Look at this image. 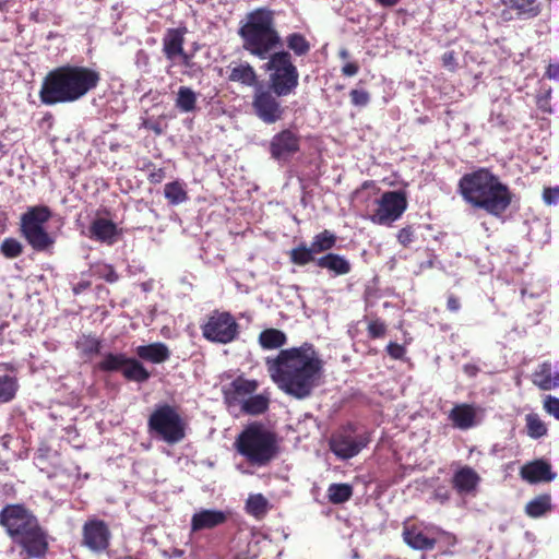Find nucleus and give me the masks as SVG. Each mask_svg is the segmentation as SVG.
I'll list each match as a JSON object with an SVG mask.
<instances>
[{"label":"nucleus","mask_w":559,"mask_h":559,"mask_svg":"<svg viewBox=\"0 0 559 559\" xmlns=\"http://www.w3.org/2000/svg\"><path fill=\"white\" fill-rule=\"evenodd\" d=\"M238 35L242 48L261 60L269 59L265 69L270 71V88L276 96H288L299 84V72L293 62L292 53L281 50L271 53L281 45V36L275 26V12L266 7L252 10L240 25Z\"/></svg>","instance_id":"f257e3e1"},{"label":"nucleus","mask_w":559,"mask_h":559,"mask_svg":"<svg viewBox=\"0 0 559 559\" xmlns=\"http://www.w3.org/2000/svg\"><path fill=\"white\" fill-rule=\"evenodd\" d=\"M265 366L278 389L297 400L309 397L324 377V361L308 342L281 349L275 357L265 359Z\"/></svg>","instance_id":"f03ea898"},{"label":"nucleus","mask_w":559,"mask_h":559,"mask_svg":"<svg viewBox=\"0 0 559 559\" xmlns=\"http://www.w3.org/2000/svg\"><path fill=\"white\" fill-rule=\"evenodd\" d=\"M0 525L11 539L13 559H43L49 551L47 531L24 504H7L0 511Z\"/></svg>","instance_id":"7ed1b4c3"},{"label":"nucleus","mask_w":559,"mask_h":559,"mask_svg":"<svg viewBox=\"0 0 559 559\" xmlns=\"http://www.w3.org/2000/svg\"><path fill=\"white\" fill-rule=\"evenodd\" d=\"M457 193L473 209L497 218L504 215L514 199L510 187L487 167L464 174L457 182Z\"/></svg>","instance_id":"20e7f679"},{"label":"nucleus","mask_w":559,"mask_h":559,"mask_svg":"<svg viewBox=\"0 0 559 559\" xmlns=\"http://www.w3.org/2000/svg\"><path fill=\"white\" fill-rule=\"evenodd\" d=\"M100 82V73L90 67L64 64L50 70L41 82L39 99L44 105L74 103Z\"/></svg>","instance_id":"39448f33"},{"label":"nucleus","mask_w":559,"mask_h":559,"mask_svg":"<svg viewBox=\"0 0 559 559\" xmlns=\"http://www.w3.org/2000/svg\"><path fill=\"white\" fill-rule=\"evenodd\" d=\"M134 352L138 358L128 357L124 353H105L94 368L107 373L121 372L127 381L144 383L151 378V372L141 360L159 365L170 358L168 346L162 342L140 345Z\"/></svg>","instance_id":"423d86ee"},{"label":"nucleus","mask_w":559,"mask_h":559,"mask_svg":"<svg viewBox=\"0 0 559 559\" xmlns=\"http://www.w3.org/2000/svg\"><path fill=\"white\" fill-rule=\"evenodd\" d=\"M235 447L248 463L267 465L278 453L276 435L262 423L249 424L236 438Z\"/></svg>","instance_id":"0eeeda50"},{"label":"nucleus","mask_w":559,"mask_h":559,"mask_svg":"<svg viewBox=\"0 0 559 559\" xmlns=\"http://www.w3.org/2000/svg\"><path fill=\"white\" fill-rule=\"evenodd\" d=\"M150 433L158 437L168 444H176L186 437V423L169 404L157 405L147 420Z\"/></svg>","instance_id":"6e6552de"},{"label":"nucleus","mask_w":559,"mask_h":559,"mask_svg":"<svg viewBox=\"0 0 559 559\" xmlns=\"http://www.w3.org/2000/svg\"><path fill=\"white\" fill-rule=\"evenodd\" d=\"M51 215L47 205H36L28 207L21 216V233L35 251H45L55 243L44 227Z\"/></svg>","instance_id":"1a4fd4ad"},{"label":"nucleus","mask_w":559,"mask_h":559,"mask_svg":"<svg viewBox=\"0 0 559 559\" xmlns=\"http://www.w3.org/2000/svg\"><path fill=\"white\" fill-rule=\"evenodd\" d=\"M202 336L215 344H229L238 340L240 325L229 311H211L200 326Z\"/></svg>","instance_id":"9d476101"},{"label":"nucleus","mask_w":559,"mask_h":559,"mask_svg":"<svg viewBox=\"0 0 559 559\" xmlns=\"http://www.w3.org/2000/svg\"><path fill=\"white\" fill-rule=\"evenodd\" d=\"M370 442V433L359 430L353 423H347L334 432L330 440L331 451L342 460L356 456Z\"/></svg>","instance_id":"9b49d317"},{"label":"nucleus","mask_w":559,"mask_h":559,"mask_svg":"<svg viewBox=\"0 0 559 559\" xmlns=\"http://www.w3.org/2000/svg\"><path fill=\"white\" fill-rule=\"evenodd\" d=\"M336 241V235L329 229H324L312 238L310 246L302 241L293 248L288 253L289 261L295 265L305 266L318 259L316 254L333 249Z\"/></svg>","instance_id":"f8f14e48"},{"label":"nucleus","mask_w":559,"mask_h":559,"mask_svg":"<svg viewBox=\"0 0 559 559\" xmlns=\"http://www.w3.org/2000/svg\"><path fill=\"white\" fill-rule=\"evenodd\" d=\"M378 207L370 216L372 223L390 225L399 219L407 209V198L404 191H386L378 200Z\"/></svg>","instance_id":"ddd939ff"},{"label":"nucleus","mask_w":559,"mask_h":559,"mask_svg":"<svg viewBox=\"0 0 559 559\" xmlns=\"http://www.w3.org/2000/svg\"><path fill=\"white\" fill-rule=\"evenodd\" d=\"M111 532L108 523L97 518H90L82 526L81 545L92 552L102 554L110 546Z\"/></svg>","instance_id":"4468645a"},{"label":"nucleus","mask_w":559,"mask_h":559,"mask_svg":"<svg viewBox=\"0 0 559 559\" xmlns=\"http://www.w3.org/2000/svg\"><path fill=\"white\" fill-rule=\"evenodd\" d=\"M278 97L271 88L266 90L263 85L254 88L252 108L264 123L271 124L282 119L284 108L281 106Z\"/></svg>","instance_id":"2eb2a0df"},{"label":"nucleus","mask_w":559,"mask_h":559,"mask_svg":"<svg viewBox=\"0 0 559 559\" xmlns=\"http://www.w3.org/2000/svg\"><path fill=\"white\" fill-rule=\"evenodd\" d=\"M258 388V380L238 376L223 389L224 403L228 408H240L243 402H246V400L253 394Z\"/></svg>","instance_id":"dca6fc26"},{"label":"nucleus","mask_w":559,"mask_h":559,"mask_svg":"<svg viewBox=\"0 0 559 559\" xmlns=\"http://www.w3.org/2000/svg\"><path fill=\"white\" fill-rule=\"evenodd\" d=\"M299 150L300 135L290 129L280 131L270 142V154L277 160H288Z\"/></svg>","instance_id":"f3484780"},{"label":"nucleus","mask_w":559,"mask_h":559,"mask_svg":"<svg viewBox=\"0 0 559 559\" xmlns=\"http://www.w3.org/2000/svg\"><path fill=\"white\" fill-rule=\"evenodd\" d=\"M229 512L216 509H201L192 514L190 521L191 533L214 530L227 522Z\"/></svg>","instance_id":"a211bd4d"},{"label":"nucleus","mask_w":559,"mask_h":559,"mask_svg":"<svg viewBox=\"0 0 559 559\" xmlns=\"http://www.w3.org/2000/svg\"><path fill=\"white\" fill-rule=\"evenodd\" d=\"M521 477L530 484L549 483L556 478L551 465L545 460H534L522 466Z\"/></svg>","instance_id":"6ab92c4d"},{"label":"nucleus","mask_w":559,"mask_h":559,"mask_svg":"<svg viewBox=\"0 0 559 559\" xmlns=\"http://www.w3.org/2000/svg\"><path fill=\"white\" fill-rule=\"evenodd\" d=\"M188 33L186 26L167 28L163 37V53L167 60L175 61L178 53L185 49V36Z\"/></svg>","instance_id":"aec40b11"},{"label":"nucleus","mask_w":559,"mask_h":559,"mask_svg":"<svg viewBox=\"0 0 559 559\" xmlns=\"http://www.w3.org/2000/svg\"><path fill=\"white\" fill-rule=\"evenodd\" d=\"M532 382L543 391L559 388V371L552 370V364L549 360L543 361L532 373Z\"/></svg>","instance_id":"412c9836"},{"label":"nucleus","mask_w":559,"mask_h":559,"mask_svg":"<svg viewBox=\"0 0 559 559\" xmlns=\"http://www.w3.org/2000/svg\"><path fill=\"white\" fill-rule=\"evenodd\" d=\"M90 237L96 241L112 245L118 235L117 225L106 218H96L90 225Z\"/></svg>","instance_id":"4be33fe9"},{"label":"nucleus","mask_w":559,"mask_h":559,"mask_svg":"<svg viewBox=\"0 0 559 559\" xmlns=\"http://www.w3.org/2000/svg\"><path fill=\"white\" fill-rule=\"evenodd\" d=\"M320 269H325L334 276L346 275L352 271L350 262L338 253L328 252L314 261Z\"/></svg>","instance_id":"5701e85b"},{"label":"nucleus","mask_w":559,"mask_h":559,"mask_svg":"<svg viewBox=\"0 0 559 559\" xmlns=\"http://www.w3.org/2000/svg\"><path fill=\"white\" fill-rule=\"evenodd\" d=\"M404 542L415 550H432L436 547V538L428 537L416 525L404 526Z\"/></svg>","instance_id":"b1692460"},{"label":"nucleus","mask_w":559,"mask_h":559,"mask_svg":"<svg viewBox=\"0 0 559 559\" xmlns=\"http://www.w3.org/2000/svg\"><path fill=\"white\" fill-rule=\"evenodd\" d=\"M449 419L455 428L467 430L476 424V411L471 404H457L450 414Z\"/></svg>","instance_id":"393cba45"},{"label":"nucleus","mask_w":559,"mask_h":559,"mask_svg":"<svg viewBox=\"0 0 559 559\" xmlns=\"http://www.w3.org/2000/svg\"><path fill=\"white\" fill-rule=\"evenodd\" d=\"M480 480L479 475L469 466H464L453 475V487L459 493H468L476 489Z\"/></svg>","instance_id":"a878e982"},{"label":"nucleus","mask_w":559,"mask_h":559,"mask_svg":"<svg viewBox=\"0 0 559 559\" xmlns=\"http://www.w3.org/2000/svg\"><path fill=\"white\" fill-rule=\"evenodd\" d=\"M228 80L254 88L260 85L254 68L247 61L230 67Z\"/></svg>","instance_id":"bb28decb"},{"label":"nucleus","mask_w":559,"mask_h":559,"mask_svg":"<svg viewBox=\"0 0 559 559\" xmlns=\"http://www.w3.org/2000/svg\"><path fill=\"white\" fill-rule=\"evenodd\" d=\"M506 7L515 12L519 20L536 17L540 13V4L537 0H504Z\"/></svg>","instance_id":"cd10ccee"},{"label":"nucleus","mask_w":559,"mask_h":559,"mask_svg":"<svg viewBox=\"0 0 559 559\" xmlns=\"http://www.w3.org/2000/svg\"><path fill=\"white\" fill-rule=\"evenodd\" d=\"M270 394L267 392L260 394H251L240 406V411L250 416H259L264 414L270 407Z\"/></svg>","instance_id":"c85d7f7f"},{"label":"nucleus","mask_w":559,"mask_h":559,"mask_svg":"<svg viewBox=\"0 0 559 559\" xmlns=\"http://www.w3.org/2000/svg\"><path fill=\"white\" fill-rule=\"evenodd\" d=\"M271 509L269 500L262 493L249 495L245 510L257 520H262Z\"/></svg>","instance_id":"c756f323"},{"label":"nucleus","mask_w":559,"mask_h":559,"mask_svg":"<svg viewBox=\"0 0 559 559\" xmlns=\"http://www.w3.org/2000/svg\"><path fill=\"white\" fill-rule=\"evenodd\" d=\"M287 343L286 334L274 328L265 329L259 334V344L264 349H276Z\"/></svg>","instance_id":"7c9ffc66"},{"label":"nucleus","mask_w":559,"mask_h":559,"mask_svg":"<svg viewBox=\"0 0 559 559\" xmlns=\"http://www.w3.org/2000/svg\"><path fill=\"white\" fill-rule=\"evenodd\" d=\"M551 507V497L549 493H543L531 501H528L525 506V513L533 519L540 518L546 513L550 512Z\"/></svg>","instance_id":"2f4dec72"},{"label":"nucleus","mask_w":559,"mask_h":559,"mask_svg":"<svg viewBox=\"0 0 559 559\" xmlns=\"http://www.w3.org/2000/svg\"><path fill=\"white\" fill-rule=\"evenodd\" d=\"M353 486L346 483H333L328 487V499L332 504H342L353 497Z\"/></svg>","instance_id":"473e14b6"},{"label":"nucleus","mask_w":559,"mask_h":559,"mask_svg":"<svg viewBox=\"0 0 559 559\" xmlns=\"http://www.w3.org/2000/svg\"><path fill=\"white\" fill-rule=\"evenodd\" d=\"M164 195L170 205H178L188 200V192L185 189V185L178 180L165 185Z\"/></svg>","instance_id":"72a5a7b5"},{"label":"nucleus","mask_w":559,"mask_h":559,"mask_svg":"<svg viewBox=\"0 0 559 559\" xmlns=\"http://www.w3.org/2000/svg\"><path fill=\"white\" fill-rule=\"evenodd\" d=\"M176 107L182 112H191L197 107V94L188 86H180L177 93Z\"/></svg>","instance_id":"f704fd0d"},{"label":"nucleus","mask_w":559,"mask_h":559,"mask_svg":"<svg viewBox=\"0 0 559 559\" xmlns=\"http://www.w3.org/2000/svg\"><path fill=\"white\" fill-rule=\"evenodd\" d=\"M19 386L15 377L0 374V403L11 402L15 397Z\"/></svg>","instance_id":"c9c22d12"},{"label":"nucleus","mask_w":559,"mask_h":559,"mask_svg":"<svg viewBox=\"0 0 559 559\" xmlns=\"http://www.w3.org/2000/svg\"><path fill=\"white\" fill-rule=\"evenodd\" d=\"M286 45L297 57L308 55L311 45L301 33H292L286 36Z\"/></svg>","instance_id":"e433bc0d"},{"label":"nucleus","mask_w":559,"mask_h":559,"mask_svg":"<svg viewBox=\"0 0 559 559\" xmlns=\"http://www.w3.org/2000/svg\"><path fill=\"white\" fill-rule=\"evenodd\" d=\"M76 348L85 357H92L99 355L102 349V341L92 335H83L76 341Z\"/></svg>","instance_id":"4c0bfd02"},{"label":"nucleus","mask_w":559,"mask_h":559,"mask_svg":"<svg viewBox=\"0 0 559 559\" xmlns=\"http://www.w3.org/2000/svg\"><path fill=\"white\" fill-rule=\"evenodd\" d=\"M527 435L533 439H539L547 435V426L537 414L531 413L525 416Z\"/></svg>","instance_id":"58836bf2"},{"label":"nucleus","mask_w":559,"mask_h":559,"mask_svg":"<svg viewBox=\"0 0 559 559\" xmlns=\"http://www.w3.org/2000/svg\"><path fill=\"white\" fill-rule=\"evenodd\" d=\"M1 253L8 259H14L22 254L23 247L15 238H5L0 247Z\"/></svg>","instance_id":"ea45409f"},{"label":"nucleus","mask_w":559,"mask_h":559,"mask_svg":"<svg viewBox=\"0 0 559 559\" xmlns=\"http://www.w3.org/2000/svg\"><path fill=\"white\" fill-rule=\"evenodd\" d=\"M388 326L380 318L372 319L367 325V335L370 340H378L385 336Z\"/></svg>","instance_id":"a19ab883"},{"label":"nucleus","mask_w":559,"mask_h":559,"mask_svg":"<svg viewBox=\"0 0 559 559\" xmlns=\"http://www.w3.org/2000/svg\"><path fill=\"white\" fill-rule=\"evenodd\" d=\"M544 411L559 420V397L552 395H546L543 401Z\"/></svg>","instance_id":"79ce46f5"},{"label":"nucleus","mask_w":559,"mask_h":559,"mask_svg":"<svg viewBox=\"0 0 559 559\" xmlns=\"http://www.w3.org/2000/svg\"><path fill=\"white\" fill-rule=\"evenodd\" d=\"M96 275L106 281L107 283H115L118 281L119 275L112 265L104 264L96 269Z\"/></svg>","instance_id":"37998d69"},{"label":"nucleus","mask_w":559,"mask_h":559,"mask_svg":"<svg viewBox=\"0 0 559 559\" xmlns=\"http://www.w3.org/2000/svg\"><path fill=\"white\" fill-rule=\"evenodd\" d=\"M350 102L358 107H365L370 102V94L365 90L354 88L349 93Z\"/></svg>","instance_id":"c03bdc74"},{"label":"nucleus","mask_w":559,"mask_h":559,"mask_svg":"<svg viewBox=\"0 0 559 559\" xmlns=\"http://www.w3.org/2000/svg\"><path fill=\"white\" fill-rule=\"evenodd\" d=\"M386 354L394 360H403L406 355V347L395 342H390L385 347Z\"/></svg>","instance_id":"a18cd8bd"},{"label":"nucleus","mask_w":559,"mask_h":559,"mask_svg":"<svg viewBox=\"0 0 559 559\" xmlns=\"http://www.w3.org/2000/svg\"><path fill=\"white\" fill-rule=\"evenodd\" d=\"M415 239L414 229L412 226H406L400 229L397 234V241L404 247L407 248Z\"/></svg>","instance_id":"49530a36"},{"label":"nucleus","mask_w":559,"mask_h":559,"mask_svg":"<svg viewBox=\"0 0 559 559\" xmlns=\"http://www.w3.org/2000/svg\"><path fill=\"white\" fill-rule=\"evenodd\" d=\"M543 200L546 204L552 205L559 203V186L554 188H545L543 191Z\"/></svg>","instance_id":"de8ad7c7"},{"label":"nucleus","mask_w":559,"mask_h":559,"mask_svg":"<svg viewBox=\"0 0 559 559\" xmlns=\"http://www.w3.org/2000/svg\"><path fill=\"white\" fill-rule=\"evenodd\" d=\"M165 176H166V173H165V169H164V168H155V167H154V168L150 171V174H148V176H147V179H148V181H150L151 183L156 185V183L162 182V181L164 180Z\"/></svg>","instance_id":"09e8293b"},{"label":"nucleus","mask_w":559,"mask_h":559,"mask_svg":"<svg viewBox=\"0 0 559 559\" xmlns=\"http://www.w3.org/2000/svg\"><path fill=\"white\" fill-rule=\"evenodd\" d=\"M359 66L356 62H348L343 66L342 68V74L345 76H354L358 73Z\"/></svg>","instance_id":"8fccbe9b"},{"label":"nucleus","mask_w":559,"mask_h":559,"mask_svg":"<svg viewBox=\"0 0 559 559\" xmlns=\"http://www.w3.org/2000/svg\"><path fill=\"white\" fill-rule=\"evenodd\" d=\"M545 76L550 80L559 81V62L550 63L546 69Z\"/></svg>","instance_id":"3c124183"},{"label":"nucleus","mask_w":559,"mask_h":559,"mask_svg":"<svg viewBox=\"0 0 559 559\" xmlns=\"http://www.w3.org/2000/svg\"><path fill=\"white\" fill-rule=\"evenodd\" d=\"M143 128L153 131L156 135H160L163 133V129L159 122L152 121V120H145L142 123Z\"/></svg>","instance_id":"603ef678"},{"label":"nucleus","mask_w":559,"mask_h":559,"mask_svg":"<svg viewBox=\"0 0 559 559\" xmlns=\"http://www.w3.org/2000/svg\"><path fill=\"white\" fill-rule=\"evenodd\" d=\"M447 308L451 312H456L461 308V302L457 297L450 295L447 300Z\"/></svg>","instance_id":"864d4df0"},{"label":"nucleus","mask_w":559,"mask_h":559,"mask_svg":"<svg viewBox=\"0 0 559 559\" xmlns=\"http://www.w3.org/2000/svg\"><path fill=\"white\" fill-rule=\"evenodd\" d=\"M177 58H180V62L183 67L186 68H191L193 62H192V58L193 56L186 52L185 49L182 50L181 53H178V57Z\"/></svg>","instance_id":"5fc2aeb1"},{"label":"nucleus","mask_w":559,"mask_h":559,"mask_svg":"<svg viewBox=\"0 0 559 559\" xmlns=\"http://www.w3.org/2000/svg\"><path fill=\"white\" fill-rule=\"evenodd\" d=\"M550 96V92L546 94L544 97H539L537 100L538 108H540L544 111H550V108H548V99Z\"/></svg>","instance_id":"6e6d98bb"},{"label":"nucleus","mask_w":559,"mask_h":559,"mask_svg":"<svg viewBox=\"0 0 559 559\" xmlns=\"http://www.w3.org/2000/svg\"><path fill=\"white\" fill-rule=\"evenodd\" d=\"M443 66L448 67L454 62V53L452 51H448L442 56Z\"/></svg>","instance_id":"4d7b16f0"},{"label":"nucleus","mask_w":559,"mask_h":559,"mask_svg":"<svg viewBox=\"0 0 559 559\" xmlns=\"http://www.w3.org/2000/svg\"><path fill=\"white\" fill-rule=\"evenodd\" d=\"M380 5L384 8H392L396 5L401 0H376Z\"/></svg>","instance_id":"13d9d810"},{"label":"nucleus","mask_w":559,"mask_h":559,"mask_svg":"<svg viewBox=\"0 0 559 559\" xmlns=\"http://www.w3.org/2000/svg\"><path fill=\"white\" fill-rule=\"evenodd\" d=\"M90 286V283H79L74 288L73 292L75 294L81 293L82 290L86 289Z\"/></svg>","instance_id":"bf43d9fd"},{"label":"nucleus","mask_w":559,"mask_h":559,"mask_svg":"<svg viewBox=\"0 0 559 559\" xmlns=\"http://www.w3.org/2000/svg\"><path fill=\"white\" fill-rule=\"evenodd\" d=\"M8 221V215L4 211H1L0 210V226L1 227H4L5 226V223Z\"/></svg>","instance_id":"052dcab7"},{"label":"nucleus","mask_w":559,"mask_h":559,"mask_svg":"<svg viewBox=\"0 0 559 559\" xmlns=\"http://www.w3.org/2000/svg\"><path fill=\"white\" fill-rule=\"evenodd\" d=\"M7 9V1L5 0H0V11H4Z\"/></svg>","instance_id":"680f3d73"},{"label":"nucleus","mask_w":559,"mask_h":559,"mask_svg":"<svg viewBox=\"0 0 559 559\" xmlns=\"http://www.w3.org/2000/svg\"><path fill=\"white\" fill-rule=\"evenodd\" d=\"M173 555H174L175 557H181V556L183 555V551H182V550H180V549H175V550H174V552H173Z\"/></svg>","instance_id":"e2e57ef3"},{"label":"nucleus","mask_w":559,"mask_h":559,"mask_svg":"<svg viewBox=\"0 0 559 559\" xmlns=\"http://www.w3.org/2000/svg\"><path fill=\"white\" fill-rule=\"evenodd\" d=\"M340 56H341L342 58H347V57H348V51H347V50H345V49H343V50H341V51H340Z\"/></svg>","instance_id":"0e129e2a"},{"label":"nucleus","mask_w":559,"mask_h":559,"mask_svg":"<svg viewBox=\"0 0 559 559\" xmlns=\"http://www.w3.org/2000/svg\"><path fill=\"white\" fill-rule=\"evenodd\" d=\"M507 13H508L507 11H503V12H502V15L504 16V19H512L511 16L507 17V16H506V15H507Z\"/></svg>","instance_id":"69168bd1"}]
</instances>
